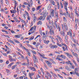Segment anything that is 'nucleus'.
<instances>
[{
	"label": "nucleus",
	"mask_w": 79,
	"mask_h": 79,
	"mask_svg": "<svg viewBox=\"0 0 79 79\" xmlns=\"http://www.w3.org/2000/svg\"><path fill=\"white\" fill-rule=\"evenodd\" d=\"M48 13L47 12V11L45 10H44L43 13L41 14V15H43V16H41L39 19L40 20H41L42 19V21H44L45 19V18L48 15Z\"/></svg>",
	"instance_id": "nucleus-1"
},
{
	"label": "nucleus",
	"mask_w": 79,
	"mask_h": 79,
	"mask_svg": "<svg viewBox=\"0 0 79 79\" xmlns=\"http://www.w3.org/2000/svg\"><path fill=\"white\" fill-rule=\"evenodd\" d=\"M50 31L49 34L50 35H53L54 34V31L53 30L52 27L50 26L49 27Z\"/></svg>",
	"instance_id": "nucleus-2"
},
{
	"label": "nucleus",
	"mask_w": 79,
	"mask_h": 79,
	"mask_svg": "<svg viewBox=\"0 0 79 79\" xmlns=\"http://www.w3.org/2000/svg\"><path fill=\"white\" fill-rule=\"evenodd\" d=\"M49 47L51 49H54L55 48H58V46L56 45H52V44H50Z\"/></svg>",
	"instance_id": "nucleus-3"
},
{
	"label": "nucleus",
	"mask_w": 79,
	"mask_h": 79,
	"mask_svg": "<svg viewBox=\"0 0 79 79\" xmlns=\"http://www.w3.org/2000/svg\"><path fill=\"white\" fill-rule=\"evenodd\" d=\"M64 8L65 9L66 11H67V5H68V2H66V1L64 2Z\"/></svg>",
	"instance_id": "nucleus-4"
},
{
	"label": "nucleus",
	"mask_w": 79,
	"mask_h": 79,
	"mask_svg": "<svg viewBox=\"0 0 79 79\" xmlns=\"http://www.w3.org/2000/svg\"><path fill=\"white\" fill-rule=\"evenodd\" d=\"M75 72H74V74L77 76H79V74L78 73V72H77L78 71V68H76L74 70Z\"/></svg>",
	"instance_id": "nucleus-5"
},
{
	"label": "nucleus",
	"mask_w": 79,
	"mask_h": 79,
	"mask_svg": "<svg viewBox=\"0 0 79 79\" xmlns=\"http://www.w3.org/2000/svg\"><path fill=\"white\" fill-rule=\"evenodd\" d=\"M46 63L49 67H50V68H52V63L50 62H48L47 60L46 61Z\"/></svg>",
	"instance_id": "nucleus-6"
},
{
	"label": "nucleus",
	"mask_w": 79,
	"mask_h": 79,
	"mask_svg": "<svg viewBox=\"0 0 79 79\" xmlns=\"http://www.w3.org/2000/svg\"><path fill=\"white\" fill-rule=\"evenodd\" d=\"M43 40H45V39H46V37H48L47 35L44 32H43Z\"/></svg>",
	"instance_id": "nucleus-7"
},
{
	"label": "nucleus",
	"mask_w": 79,
	"mask_h": 79,
	"mask_svg": "<svg viewBox=\"0 0 79 79\" xmlns=\"http://www.w3.org/2000/svg\"><path fill=\"white\" fill-rule=\"evenodd\" d=\"M33 59L34 60V63H35L36 62H38V60L37 59V57H36V56H35V55L33 54Z\"/></svg>",
	"instance_id": "nucleus-8"
},
{
	"label": "nucleus",
	"mask_w": 79,
	"mask_h": 79,
	"mask_svg": "<svg viewBox=\"0 0 79 79\" xmlns=\"http://www.w3.org/2000/svg\"><path fill=\"white\" fill-rule=\"evenodd\" d=\"M27 63H23L21 64V65L22 66H29V62H27Z\"/></svg>",
	"instance_id": "nucleus-9"
},
{
	"label": "nucleus",
	"mask_w": 79,
	"mask_h": 79,
	"mask_svg": "<svg viewBox=\"0 0 79 79\" xmlns=\"http://www.w3.org/2000/svg\"><path fill=\"white\" fill-rule=\"evenodd\" d=\"M72 54L74 56H75L76 58H78V55L76 53H75L74 52H72Z\"/></svg>",
	"instance_id": "nucleus-10"
},
{
	"label": "nucleus",
	"mask_w": 79,
	"mask_h": 79,
	"mask_svg": "<svg viewBox=\"0 0 79 79\" xmlns=\"http://www.w3.org/2000/svg\"><path fill=\"white\" fill-rule=\"evenodd\" d=\"M9 60L11 62H12L13 61H16V59H13V58H9Z\"/></svg>",
	"instance_id": "nucleus-11"
},
{
	"label": "nucleus",
	"mask_w": 79,
	"mask_h": 79,
	"mask_svg": "<svg viewBox=\"0 0 79 79\" xmlns=\"http://www.w3.org/2000/svg\"><path fill=\"white\" fill-rule=\"evenodd\" d=\"M22 36V35L19 34L18 35H15V37L16 38H20V37H21Z\"/></svg>",
	"instance_id": "nucleus-12"
},
{
	"label": "nucleus",
	"mask_w": 79,
	"mask_h": 79,
	"mask_svg": "<svg viewBox=\"0 0 79 79\" xmlns=\"http://www.w3.org/2000/svg\"><path fill=\"white\" fill-rule=\"evenodd\" d=\"M49 61H50L51 62V63H53V64H56V62H55L54 61L52 60V59L50 58L49 59Z\"/></svg>",
	"instance_id": "nucleus-13"
},
{
	"label": "nucleus",
	"mask_w": 79,
	"mask_h": 79,
	"mask_svg": "<svg viewBox=\"0 0 79 79\" xmlns=\"http://www.w3.org/2000/svg\"><path fill=\"white\" fill-rule=\"evenodd\" d=\"M57 37L58 39H59V40L60 41V42H62V39L61 38V37H60V36L57 35Z\"/></svg>",
	"instance_id": "nucleus-14"
},
{
	"label": "nucleus",
	"mask_w": 79,
	"mask_h": 79,
	"mask_svg": "<svg viewBox=\"0 0 79 79\" xmlns=\"http://www.w3.org/2000/svg\"><path fill=\"white\" fill-rule=\"evenodd\" d=\"M30 68H31V70H32L33 71H36L34 67H30Z\"/></svg>",
	"instance_id": "nucleus-15"
},
{
	"label": "nucleus",
	"mask_w": 79,
	"mask_h": 79,
	"mask_svg": "<svg viewBox=\"0 0 79 79\" xmlns=\"http://www.w3.org/2000/svg\"><path fill=\"white\" fill-rule=\"evenodd\" d=\"M46 73L47 74H48V76H49L50 77H52V76H51V74H50V73H48V72H46Z\"/></svg>",
	"instance_id": "nucleus-16"
},
{
	"label": "nucleus",
	"mask_w": 79,
	"mask_h": 79,
	"mask_svg": "<svg viewBox=\"0 0 79 79\" xmlns=\"http://www.w3.org/2000/svg\"><path fill=\"white\" fill-rule=\"evenodd\" d=\"M62 44L63 45H64V46L66 48V50H67V51H68V46H67V45L64 44Z\"/></svg>",
	"instance_id": "nucleus-17"
},
{
	"label": "nucleus",
	"mask_w": 79,
	"mask_h": 79,
	"mask_svg": "<svg viewBox=\"0 0 79 79\" xmlns=\"http://www.w3.org/2000/svg\"><path fill=\"white\" fill-rule=\"evenodd\" d=\"M17 66V65L16 64L14 65L13 66L11 67V69L12 70L15 69V68Z\"/></svg>",
	"instance_id": "nucleus-18"
},
{
	"label": "nucleus",
	"mask_w": 79,
	"mask_h": 79,
	"mask_svg": "<svg viewBox=\"0 0 79 79\" xmlns=\"http://www.w3.org/2000/svg\"><path fill=\"white\" fill-rule=\"evenodd\" d=\"M14 19H15V21L16 22H17L18 23H19L20 22V21H19L18 20V19L16 18V17H15Z\"/></svg>",
	"instance_id": "nucleus-19"
},
{
	"label": "nucleus",
	"mask_w": 79,
	"mask_h": 79,
	"mask_svg": "<svg viewBox=\"0 0 79 79\" xmlns=\"http://www.w3.org/2000/svg\"><path fill=\"white\" fill-rule=\"evenodd\" d=\"M75 21L76 24L79 23V19H77L76 18L75 19Z\"/></svg>",
	"instance_id": "nucleus-20"
},
{
	"label": "nucleus",
	"mask_w": 79,
	"mask_h": 79,
	"mask_svg": "<svg viewBox=\"0 0 79 79\" xmlns=\"http://www.w3.org/2000/svg\"><path fill=\"white\" fill-rule=\"evenodd\" d=\"M34 39V36H31L30 39H29L28 40L31 41L32 40H33Z\"/></svg>",
	"instance_id": "nucleus-21"
},
{
	"label": "nucleus",
	"mask_w": 79,
	"mask_h": 79,
	"mask_svg": "<svg viewBox=\"0 0 79 79\" xmlns=\"http://www.w3.org/2000/svg\"><path fill=\"white\" fill-rule=\"evenodd\" d=\"M69 35L70 37H72V32L71 31V29H70L69 30Z\"/></svg>",
	"instance_id": "nucleus-22"
},
{
	"label": "nucleus",
	"mask_w": 79,
	"mask_h": 79,
	"mask_svg": "<svg viewBox=\"0 0 79 79\" xmlns=\"http://www.w3.org/2000/svg\"><path fill=\"white\" fill-rule=\"evenodd\" d=\"M65 68L67 70H68V71H69V67L68 65H66L65 66Z\"/></svg>",
	"instance_id": "nucleus-23"
},
{
	"label": "nucleus",
	"mask_w": 79,
	"mask_h": 79,
	"mask_svg": "<svg viewBox=\"0 0 79 79\" xmlns=\"http://www.w3.org/2000/svg\"><path fill=\"white\" fill-rule=\"evenodd\" d=\"M10 12L11 13H14V14H15V13L16 12V10H13L12 11L11 10H10Z\"/></svg>",
	"instance_id": "nucleus-24"
},
{
	"label": "nucleus",
	"mask_w": 79,
	"mask_h": 79,
	"mask_svg": "<svg viewBox=\"0 0 79 79\" xmlns=\"http://www.w3.org/2000/svg\"><path fill=\"white\" fill-rule=\"evenodd\" d=\"M51 17V16L50 15H48V17L47 18V20H50Z\"/></svg>",
	"instance_id": "nucleus-25"
},
{
	"label": "nucleus",
	"mask_w": 79,
	"mask_h": 79,
	"mask_svg": "<svg viewBox=\"0 0 79 79\" xmlns=\"http://www.w3.org/2000/svg\"><path fill=\"white\" fill-rule=\"evenodd\" d=\"M73 42L75 43V44H78V41H77V40H73Z\"/></svg>",
	"instance_id": "nucleus-26"
},
{
	"label": "nucleus",
	"mask_w": 79,
	"mask_h": 79,
	"mask_svg": "<svg viewBox=\"0 0 79 79\" xmlns=\"http://www.w3.org/2000/svg\"><path fill=\"white\" fill-rule=\"evenodd\" d=\"M27 54L28 55V56H31V52H29V51H27Z\"/></svg>",
	"instance_id": "nucleus-27"
},
{
	"label": "nucleus",
	"mask_w": 79,
	"mask_h": 79,
	"mask_svg": "<svg viewBox=\"0 0 79 79\" xmlns=\"http://www.w3.org/2000/svg\"><path fill=\"white\" fill-rule=\"evenodd\" d=\"M37 19V17L36 16H35L33 19V22L35 23L36 21V20Z\"/></svg>",
	"instance_id": "nucleus-28"
},
{
	"label": "nucleus",
	"mask_w": 79,
	"mask_h": 79,
	"mask_svg": "<svg viewBox=\"0 0 79 79\" xmlns=\"http://www.w3.org/2000/svg\"><path fill=\"white\" fill-rule=\"evenodd\" d=\"M64 27L65 28V29L66 30H68V27H67V25L66 24V23H65L64 24Z\"/></svg>",
	"instance_id": "nucleus-29"
},
{
	"label": "nucleus",
	"mask_w": 79,
	"mask_h": 79,
	"mask_svg": "<svg viewBox=\"0 0 79 79\" xmlns=\"http://www.w3.org/2000/svg\"><path fill=\"white\" fill-rule=\"evenodd\" d=\"M51 15H52V17H53V16H54V11H53V10H52Z\"/></svg>",
	"instance_id": "nucleus-30"
},
{
	"label": "nucleus",
	"mask_w": 79,
	"mask_h": 79,
	"mask_svg": "<svg viewBox=\"0 0 79 79\" xmlns=\"http://www.w3.org/2000/svg\"><path fill=\"white\" fill-rule=\"evenodd\" d=\"M50 3L51 4H52L53 5H55V2H54V1H51L50 2Z\"/></svg>",
	"instance_id": "nucleus-31"
},
{
	"label": "nucleus",
	"mask_w": 79,
	"mask_h": 79,
	"mask_svg": "<svg viewBox=\"0 0 79 79\" xmlns=\"http://www.w3.org/2000/svg\"><path fill=\"white\" fill-rule=\"evenodd\" d=\"M13 41L15 42H16L17 44H19V42L18 41L16 40H14Z\"/></svg>",
	"instance_id": "nucleus-32"
},
{
	"label": "nucleus",
	"mask_w": 79,
	"mask_h": 79,
	"mask_svg": "<svg viewBox=\"0 0 79 79\" xmlns=\"http://www.w3.org/2000/svg\"><path fill=\"white\" fill-rule=\"evenodd\" d=\"M64 32H65V31H64V30H63L62 31H60V34L61 35H63V34Z\"/></svg>",
	"instance_id": "nucleus-33"
},
{
	"label": "nucleus",
	"mask_w": 79,
	"mask_h": 79,
	"mask_svg": "<svg viewBox=\"0 0 79 79\" xmlns=\"http://www.w3.org/2000/svg\"><path fill=\"white\" fill-rule=\"evenodd\" d=\"M48 34H49V32H48V30H47L46 31V35H48Z\"/></svg>",
	"instance_id": "nucleus-34"
},
{
	"label": "nucleus",
	"mask_w": 79,
	"mask_h": 79,
	"mask_svg": "<svg viewBox=\"0 0 79 79\" xmlns=\"http://www.w3.org/2000/svg\"><path fill=\"white\" fill-rule=\"evenodd\" d=\"M61 57H62V58H64V59H66V56L64 55H61Z\"/></svg>",
	"instance_id": "nucleus-35"
},
{
	"label": "nucleus",
	"mask_w": 79,
	"mask_h": 79,
	"mask_svg": "<svg viewBox=\"0 0 79 79\" xmlns=\"http://www.w3.org/2000/svg\"><path fill=\"white\" fill-rule=\"evenodd\" d=\"M22 48H24V50L27 51H27L29 50L28 49H27V48H25V47H24V46L22 47Z\"/></svg>",
	"instance_id": "nucleus-36"
},
{
	"label": "nucleus",
	"mask_w": 79,
	"mask_h": 79,
	"mask_svg": "<svg viewBox=\"0 0 79 79\" xmlns=\"http://www.w3.org/2000/svg\"><path fill=\"white\" fill-rule=\"evenodd\" d=\"M5 37H7V38H9V39H10V37L8 36V35H3Z\"/></svg>",
	"instance_id": "nucleus-37"
},
{
	"label": "nucleus",
	"mask_w": 79,
	"mask_h": 79,
	"mask_svg": "<svg viewBox=\"0 0 79 79\" xmlns=\"http://www.w3.org/2000/svg\"><path fill=\"white\" fill-rule=\"evenodd\" d=\"M27 45L28 47H31V48H33V47L32 46V45H31L28 44H27Z\"/></svg>",
	"instance_id": "nucleus-38"
},
{
	"label": "nucleus",
	"mask_w": 79,
	"mask_h": 79,
	"mask_svg": "<svg viewBox=\"0 0 79 79\" xmlns=\"http://www.w3.org/2000/svg\"><path fill=\"white\" fill-rule=\"evenodd\" d=\"M25 12L26 13L25 15H27V16L29 15V13H28V12H27L26 11H25Z\"/></svg>",
	"instance_id": "nucleus-39"
},
{
	"label": "nucleus",
	"mask_w": 79,
	"mask_h": 79,
	"mask_svg": "<svg viewBox=\"0 0 79 79\" xmlns=\"http://www.w3.org/2000/svg\"><path fill=\"white\" fill-rule=\"evenodd\" d=\"M54 24L56 26V29H57V26H58V25L57 24V23H56V22H54Z\"/></svg>",
	"instance_id": "nucleus-40"
},
{
	"label": "nucleus",
	"mask_w": 79,
	"mask_h": 79,
	"mask_svg": "<svg viewBox=\"0 0 79 79\" xmlns=\"http://www.w3.org/2000/svg\"><path fill=\"white\" fill-rule=\"evenodd\" d=\"M68 35H66L65 36V39L67 40H68Z\"/></svg>",
	"instance_id": "nucleus-41"
},
{
	"label": "nucleus",
	"mask_w": 79,
	"mask_h": 79,
	"mask_svg": "<svg viewBox=\"0 0 79 79\" xmlns=\"http://www.w3.org/2000/svg\"><path fill=\"white\" fill-rule=\"evenodd\" d=\"M44 67H45V68H46V69H48V67H47V65H46V64H44Z\"/></svg>",
	"instance_id": "nucleus-42"
},
{
	"label": "nucleus",
	"mask_w": 79,
	"mask_h": 79,
	"mask_svg": "<svg viewBox=\"0 0 79 79\" xmlns=\"http://www.w3.org/2000/svg\"><path fill=\"white\" fill-rule=\"evenodd\" d=\"M57 29H58L59 31H61V28H60V26H58V27H57Z\"/></svg>",
	"instance_id": "nucleus-43"
},
{
	"label": "nucleus",
	"mask_w": 79,
	"mask_h": 79,
	"mask_svg": "<svg viewBox=\"0 0 79 79\" xmlns=\"http://www.w3.org/2000/svg\"><path fill=\"white\" fill-rule=\"evenodd\" d=\"M39 24H42V22L40 21H39L37 23V25H39Z\"/></svg>",
	"instance_id": "nucleus-44"
},
{
	"label": "nucleus",
	"mask_w": 79,
	"mask_h": 79,
	"mask_svg": "<svg viewBox=\"0 0 79 79\" xmlns=\"http://www.w3.org/2000/svg\"><path fill=\"white\" fill-rule=\"evenodd\" d=\"M39 37H40V35H37V36L35 38V40H36V39H37V38H38Z\"/></svg>",
	"instance_id": "nucleus-45"
},
{
	"label": "nucleus",
	"mask_w": 79,
	"mask_h": 79,
	"mask_svg": "<svg viewBox=\"0 0 79 79\" xmlns=\"http://www.w3.org/2000/svg\"><path fill=\"white\" fill-rule=\"evenodd\" d=\"M39 45H40V44L39 43H37L35 45V47H38Z\"/></svg>",
	"instance_id": "nucleus-46"
},
{
	"label": "nucleus",
	"mask_w": 79,
	"mask_h": 79,
	"mask_svg": "<svg viewBox=\"0 0 79 79\" xmlns=\"http://www.w3.org/2000/svg\"><path fill=\"white\" fill-rule=\"evenodd\" d=\"M29 76H33V75H34V73H29Z\"/></svg>",
	"instance_id": "nucleus-47"
},
{
	"label": "nucleus",
	"mask_w": 79,
	"mask_h": 79,
	"mask_svg": "<svg viewBox=\"0 0 79 79\" xmlns=\"http://www.w3.org/2000/svg\"><path fill=\"white\" fill-rule=\"evenodd\" d=\"M33 29L34 31H35V29H36V27L34 26L33 28Z\"/></svg>",
	"instance_id": "nucleus-48"
},
{
	"label": "nucleus",
	"mask_w": 79,
	"mask_h": 79,
	"mask_svg": "<svg viewBox=\"0 0 79 79\" xmlns=\"http://www.w3.org/2000/svg\"><path fill=\"white\" fill-rule=\"evenodd\" d=\"M62 48L63 49V50H64V51H66V48H65V47H62Z\"/></svg>",
	"instance_id": "nucleus-49"
},
{
	"label": "nucleus",
	"mask_w": 79,
	"mask_h": 79,
	"mask_svg": "<svg viewBox=\"0 0 79 79\" xmlns=\"http://www.w3.org/2000/svg\"><path fill=\"white\" fill-rule=\"evenodd\" d=\"M73 46H74V47H75V49H76V50H77V48L76 47V44H73Z\"/></svg>",
	"instance_id": "nucleus-50"
},
{
	"label": "nucleus",
	"mask_w": 79,
	"mask_h": 79,
	"mask_svg": "<svg viewBox=\"0 0 79 79\" xmlns=\"http://www.w3.org/2000/svg\"><path fill=\"white\" fill-rule=\"evenodd\" d=\"M26 14H23V18H24V19H26Z\"/></svg>",
	"instance_id": "nucleus-51"
},
{
	"label": "nucleus",
	"mask_w": 79,
	"mask_h": 79,
	"mask_svg": "<svg viewBox=\"0 0 79 79\" xmlns=\"http://www.w3.org/2000/svg\"><path fill=\"white\" fill-rule=\"evenodd\" d=\"M31 52H32V53L33 54H35V55L36 54V52L34 51H31Z\"/></svg>",
	"instance_id": "nucleus-52"
},
{
	"label": "nucleus",
	"mask_w": 79,
	"mask_h": 79,
	"mask_svg": "<svg viewBox=\"0 0 79 79\" xmlns=\"http://www.w3.org/2000/svg\"><path fill=\"white\" fill-rule=\"evenodd\" d=\"M75 14H76V15H77V16H79V14H78V13L77 12V10H76L75 11Z\"/></svg>",
	"instance_id": "nucleus-53"
},
{
	"label": "nucleus",
	"mask_w": 79,
	"mask_h": 79,
	"mask_svg": "<svg viewBox=\"0 0 79 79\" xmlns=\"http://www.w3.org/2000/svg\"><path fill=\"white\" fill-rule=\"evenodd\" d=\"M49 37L50 38V39H54V38H53V37L52 36H49Z\"/></svg>",
	"instance_id": "nucleus-54"
},
{
	"label": "nucleus",
	"mask_w": 79,
	"mask_h": 79,
	"mask_svg": "<svg viewBox=\"0 0 79 79\" xmlns=\"http://www.w3.org/2000/svg\"><path fill=\"white\" fill-rule=\"evenodd\" d=\"M27 18L28 19V20H30V18H31V17L29 15L27 16Z\"/></svg>",
	"instance_id": "nucleus-55"
},
{
	"label": "nucleus",
	"mask_w": 79,
	"mask_h": 79,
	"mask_svg": "<svg viewBox=\"0 0 79 79\" xmlns=\"http://www.w3.org/2000/svg\"><path fill=\"white\" fill-rule=\"evenodd\" d=\"M55 15H56V17L57 18H58V13H55Z\"/></svg>",
	"instance_id": "nucleus-56"
},
{
	"label": "nucleus",
	"mask_w": 79,
	"mask_h": 79,
	"mask_svg": "<svg viewBox=\"0 0 79 79\" xmlns=\"http://www.w3.org/2000/svg\"><path fill=\"white\" fill-rule=\"evenodd\" d=\"M6 73H10V70H8V69H6Z\"/></svg>",
	"instance_id": "nucleus-57"
},
{
	"label": "nucleus",
	"mask_w": 79,
	"mask_h": 79,
	"mask_svg": "<svg viewBox=\"0 0 79 79\" xmlns=\"http://www.w3.org/2000/svg\"><path fill=\"white\" fill-rule=\"evenodd\" d=\"M11 64H10L8 66V68H11Z\"/></svg>",
	"instance_id": "nucleus-58"
},
{
	"label": "nucleus",
	"mask_w": 79,
	"mask_h": 79,
	"mask_svg": "<svg viewBox=\"0 0 79 79\" xmlns=\"http://www.w3.org/2000/svg\"><path fill=\"white\" fill-rule=\"evenodd\" d=\"M41 6H39L37 7V10H39V9L41 8Z\"/></svg>",
	"instance_id": "nucleus-59"
},
{
	"label": "nucleus",
	"mask_w": 79,
	"mask_h": 79,
	"mask_svg": "<svg viewBox=\"0 0 79 79\" xmlns=\"http://www.w3.org/2000/svg\"><path fill=\"white\" fill-rule=\"evenodd\" d=\"M49 42H50V41H49V40H47V41H46V44H48V43H49Z\"/></svg>",
	"instance_id": "nucleus-60"
},
{
	"label": "nucleus",
	"mask_w": 79,
	"mask_h": 79,
	"mask_svg": "<svg viewBox=\"0 0 79 79\" xmlns=\"http://www.w3.org/2000/svg\"><path fill=\"white\" fill-rule=\"evenodd\" d=\"M57 45H58V46H59V47H62V46H63V45L61 44H60L58 43L57 44Z\"/></svg>",
	"instance_id": "nucleus-61"
},
{
	"label": "nucleus",
	"mask_w": 79,
	"mask_h": 79,
	"mask_svg": "<svg viewBox=\"0 0 79 79\" xmlns=\"http://www.w3.org/2000/svg\"><path fill=\"white\" fill-rule=\"evenodd\" d=\"M54 70L55 71H60V70L59 69H54Z\"/></svg>",
	"instance_id": "nucleus-62"
},
{
	"label": "nucleus",
	"mask_w": 79,
	"mask_h": 79,
	"mask_svg": "<svg viewBox=\"0 0 79 79\" xmlns=\"http://www.w3.org/2000/svg\"><path fill=\"white\" fill-rule=\"evenodd\" d=\"M23 4H24V5H28V3H27V2H25Z\"/></svg>",
	"instance_id": "nucleus-63"
},
{
	"label": "nucleus",
	"mask_w": 79,
	"mask_h": 79,
	"mask_svg": "<svg viewBox=\"0 0 79 79\" xmlns=\"http://www.w3.org/2000/svg\"><path fill=\"white\" fill-rule=\"evenodd\" d=\"M6 3L7 5H8L9 3H8V0H6Z\"/></svg>",
	"instance_id": "nucleus-64"
}]
</instances>
